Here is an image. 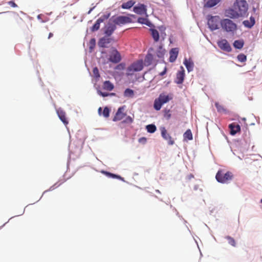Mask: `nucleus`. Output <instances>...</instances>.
<instances>
[{
	"mask_svg": "<svg viewBox=\"0 0 262 262\" xmlns=\"http://www.w3.org/2000/svg\"><path fill=\"white\" fill-rule=\"evenodd\" d=\"M220 25L222 29L227 33L233 34L237 30V25L232 20L228 18H224L221 20Z\"/></svg>",
	"mask_w": 262,
	"mask_h": 262,
	"instance_id": "1",
	"label": "nucleus"
},
{
	"mask_svg": "<svg viewBox=\"0 0 262 262\" xmlns=\"http://www.w3.org/2000/svg\"><path fill=\"white\" fill-rule=\"evenodd\" d=\"M233 177V173L230 171L224 172L223 170H220L217 171L215 178L216 180L221 183H228L232 180Z\"/></svg>",
	"mask_w": 262,
	"mask_h": 262,
	"instance_id": "2",
	"label": "nucleus"
},
{
	"mask_svg": "<svg viewBox=\"0 0 262 262\" xmlns=\"http://www.w3.org/2000/svg\"><path fill=\"white\" fill-rule=\"evenodd\" d=\"M234 7L241 17H243L246 15L248 5L245 0H236L234 4Z\"/></svg>",
	"mask_w": 262,
	"mask_h": 262,
	"instance_id": "3",
	"label": "nucleus"
},
{
	"mask_svg": "<svg viewBox=\"0 0 262 262\" xmlns=\"http://www.w3.org/2000/svg\"><path fill=\"white\" fill-rule=\"evenodd\" d=\"M172 99V97L164 93L160 94L158 98L154 101V107L156 111H159L162 105Z\"/></svg>",
	"mask_w": 262,
	"mask_h": 262,
	"instance_id": "4",
	"label": "nucleus"
},
{
	"mask_svg": "<svg viewBox=\"0 0 262 262\" xmlns=\"http://www.w3.org/2000/svg\"><path fill=\"white\" fill-rule=\"evenodd\" d=\"M115 25L122 26L126 24L131 23L132 19L126 16H119L117 17L113 16L110 19Z\"/></svg>",
	"mask_w": 262,
	"mask_h": 262,
	"instance_id": "5",
	"label": "nucleus"
},
{
	"mask_svg": "<svg viewBox=\"0 0 262 262\" xmlns=\"http://www.w3.org/2000/svg\"><path fill=\"white\" fill-rule=\"evenodd\" d=\"M143 62L142 60H138L132 63L127 68V75H132L134 72L141 71L143 68Z\"/></svg>",
	"mask_w": 262,
	"mask_h": 262,
	"instance_id": "6",
	"label": "nucleus"
},
{
	"mask_svg": "<svg viewBox=\"0 0 262 262\" xmlns=\"http://www.w3.org/2000/svg\"><path fill=\"white\" fill-rule=\"evenodd\" d=\"M220 18L219 16H211L208 20V25L211 30L219 29V25L220 24Z\"/></svg>",
	"mask_w": 262,
	"mask_h": 262,
	"instance_id": "7",
	"label": "nucleus"
},
{
	"mask_svg": "<svg viewBox=\"0 0 262 262\" xmlns=\"http://www.w3.org/2000/svg\"><path fill=\"white\" fill-rule=\"evenodd\" d=\"M109 60L113 63H117L119 62L121 60V56L120 53L114 48H113Z\"/></svg>",
	"mask_w": 262,
	"mask_h": 262,
	"instance_id": "8",
	"label": "nucleus"
},
{
	"mask_svg": "<svg viewBox=\"0 0 262 262\" xmlns=\"http://www.w3.org/2000/svg\"><path fill=\"white\" fill-rule=\"evenodd\" d=\"M217 43L219 47L224 51L230 52L232 50L230 44L225 39H222L221 40L218 41Z\"/></svg>",
	"mask_w": 262,
	"mask_h": 262,
	"instance_id": "9",
	"label": "nucleus"
},
{
	"mask_svg": "<svg viewBox=\"0 0 262 262\" xmlns=\"http://www.w3.org/2000/svg\"><path fill=\"white\" fill-rule=\"evenodd\" d=\"M162 138L167 141L169 145H173L174 143L171 136L167 133L165 127H161L160 128Z\"/></svg>",
	"mask_w": 262,
	"mask_h": 262,
	"instance_id": "10",
	"label": "nucleus"
},
{
	"mask_svg": "<svg viewBox=\"0 0 262 262\" xmlns=\"http://www.w3.org/2000/svg\"><path fill=\"white\" fill-rule=\"evenodd\" d=\"M113 40V38L105 35L99 39L98 41V45L100 47L106 48L107 47V45L110 43Z\"/></svg>",
	"mask_w": 262,
	"mask_h": 262,
	"instance_id": "11",
	"label": "nucleus"
},
{
	"mask_svg": "<svg viewBox=\"0 0 262 262\" xmlns=\"http://www.w3.org/2000/svg\"><path fill=\"white\" fill-rule=\"evenodd\" d=\"M226 16L231 18H237L241 17L237 11L233 7V9H229L225 12Z\"/></svg>",
	"mask_w": 262,
	"mask_h": 262,
	"instance_id": "12",
	"label": "nucleus"
},
{
	"mask_svg": "<svg viewBox=\"0 0 262 262\" xmlns=\"http://www.w3.org/2000/svg\"><path fill=\"white\" fill-rule=\"evenodd\" d=\"M124 106L120 107L118 108L117 113H116L115 116H114L113 119L114 121L121 120L125 116L126 114L124 113Z\"/></svg>",
	"mask_w": 262,
	"mask_h": 262,
	"instance_id": "13",
	"label": "nucleus"
},
{
	"mask_svg": "<svg viewBox=\"0 0 262 262\" xmlns=\"http://www.w3.org/2000/svg\"><path fill=\"white\" fill-rule=\"evenodd\" d=\"M146 6L144 4H138L137 6L134 7V11L138 14H146Z\"/></svg>",
	"mask_w": 262,
	"mask_h": 262,
	"instance_id": "14",
	"label": "nucleus"
},
{
	"mask_svg": "<svg viewBox=\"0 0 262 262\" xmlns=\"http://www.w3.org/2000/svg\"><path fill=\"white\" fill-rule=\"evenodd\" d=\"M116 29V26L114 24L109 22L107 26L105 28L104 34L107 36H110L113 33L114 31Z\"/></svg>",
	"mask_w": 262,
	"mask_h": 262,
	"instance_id": "15",
	"label": "nucleus"
},
{
	"mask_svg": "<svg viewBox=\"0 0 262 262\" xmlns=\"http://www.w3.org/2000/svg\"><path fill=\"white\" fill-rule=\"evenodd\" d=\"M229 128L230 129V134L232 135H234L241 130L240 126L235 123H232L229 125Z\"/></svg>",
	"mask_w": 262,
	"mask_h": 262,
	"instance_id": "16",
	"label": "nucleus"
},
{
	"mask_svg": "<svg viewBox=\"0 0 262 262\" xmlns=\"http://www.w3.org/2000/svg\"><path fill=\"white\" fill-rule=\"evenodd\" d=\"M57 113L60 120L63 123V124L67 125L68 124V121L66 118V114L65 112L61 109L57 110Z\"/></svg>",
	"mask_w": 262,
	"mask_h": 262,
	"instance_id": "17",
	"label": "nucleus"
},
{
	"mask_svg": "<svg viewBox=\"0 0 262 262\" xmlns=\"http://www.w3.org/2000/svg\"><path fill=\"white\" fill-rule=\"evenodd\" d=\"M178 53H179V51H178V48H172L170 50V51L169 52V54H170L169 61L170 62H173L176 60V59L178 57Z\"/></svg>",
	"mask_w": 262,
	"mask_h": 262,
	"instance_id": "18",
	"label": "nucleus"
},
{
	"mask_svg": "<svg viewBox=\"0 0 262 262\" xmlns=\"http://www.w3.org/2000/svg\"><path fill=\"white\" fill-rule=\"evenodd\" d=\"M185 73L184 70L183 69L182 71H179L177 74L176 79V82L177 84H182L184 79Z\"/></svg>",
	"mask_w": 262,
	"mask_h": 262,
	"instance_id": "19",
	"label": "nucleus"
},
{
	"mask_svg": "<svg viewBox=\"0 0 262 262\" xmlns=\"http://www.w3.org/2000/svg\"><path fill=\"white\" fill-rule=\"evenodd\" d=\"M184 64L188 72H191L193 69L194 63L191 59L187 60L186 58L184 61Z\"/></svg>",
	"mask_w": 262,
	"mask_h": 262,
	"instance_id": "20",
	"label": "nucleus"
},
{
	"mask_svg": "<svg viewBox=\"0 0 262 262\" xmlns=\"http://www.w3.org/2000/svg\"><path fill=\"white\" fill-rule=\"evenodd\" d=\"M255 19L253 17L251 16L250 18V20H246L243 22V25L245 27H247L248 28H252L255 24Z\"/></svg>",
	"mask_w": 262,
	"mask_h": 262,
	"instance_id": "21",
	"label": "nucleus"
},
{
	"mask_svg": "<svg viewBox=\"0 0 262 262\" xmlns=\"http://www.w3.org/2000/svg\"><path fill=\"white\" fill-rule=\"evenodd\" d=\"M103 88L105 90L111 91L113 90L114 86L110 81H105L103 83Z\"/></svg>",
	"mask_w": 262,
	"mask_h": 262,
	"instance_id": "22",
	"label": "nucleus"
},
{
	"mask_svg": "<svg viewBox=\"0 0 262 262\" xmlns=\"http://www.w3.org/2000/svg\"><path fill=\"white\" fill-rule=\"evenodd\" d=\"M151 36L155 42H158L159 40V33L158 31L154 29H150Z\"/></svg>",
	"mask_w": 262,
	"mask_h": 262,
	"instance_id": "23",
	"label": "nucleus"
},
{
	"mask_svg": "<svg viewBox=\"0 0 262 262\" xmlns=\"http://www.w3.org/2000/svg\"><path fill=\"white\" fill-rule=\"evenodd\" d=\"M244 45V41L243 39L236 40L233 42V46L235 48L241 49Z\"/></svg>",
	"mask_w": 262,
	"mask_h": 262,
	"instance_id": "24",
	"label": "nucleus"
},
{
	"mask_svg": "<svg viewBox=\"0 0 262 262\" xmlns=\"http://www.w3.org/2000/svg\"><path fill=\"white\" fill-rule=\"evenodd\" d=\"M184 140H191L193 138L191 131L190 129H187L183 135Z\"/></svg>",
	"mask_w": 262,
	"mask_h": 262,
	"instance_id": "25",
	"label": "nucleus"
},
{
	"mask_svg": "<svg viewBox=\"0 0 262 262\" xmlns=\"http://www.w3.org/2000/svg\"><path fill=\"white\" fill-rule=\"evenodd\" d=\"M135 2L133 1H129L126 3H124L122 4L121 7L123 9H128L133 6L135 4Z\"/></svg>",
	"mask_w": 262,
	"mask_h": 262,
	"instance_id": "26",
	"label": "nucleus"
},
{
	"mask_svg": "<svg viewBox=\"0 0 262 262\" xmlns=\"http://www.w3.org/2000/svg\"><path fill=\"white\" fill-rule=\"evenodd\" d=\"M215 106L217 109V111L220 113H226L227 111L224 107L220 104L219 102H216L215 103Z\"/></svg>",
	"mask_w": 262,
	"mask_h": 262,
	"instance_id": "27",
	"label": "nucleus"
},
{
	"mask_svg": "<svg viewBox=\"0 0 262 262\" xmlns=\"http://www.w3.org/2000/svg\"><path fill=\"white\" fill-rule=\"evenodd\" d=\"M138 22L139 23L146 25L147 26L150 27L151 25V23L148 20L147 18L144 17H139L138 19Z\"/></svg>",
	"mask_w": 262,
	"mask_h": 262,
	"instance_id": "28",
	"label": "nucleus"
},
{
	"mask_svg": "<svg viewBox=\"0 0 262 262\" xmlns=\"http://www.w3.org/2000/svg\"><path fill=\"white\" fill-rule=\"evenodd\" d=\"M101 23H102L101 19H97L95 24L91 28V30L92 32H95L99 30L100 28V25Z\"/></svg>",
	"mask_w": 262,
	"mask_h": 262,
	"instance_id": "29",
	"label": "nucleus"
},
{
	"mask_svg": "<svg viewBox=\"0 0 262 262\" xmlns=\"http://www.w3.org/2000/svg\"><path fill=\"white\" fill-rule=\"evenodd\" d=\"M102 172L103 173L105 174L106 176L110 177V178H116V179H120V180L123 179V178L121 176H120L119 175H116L114 173H112L107 172V171H102Z\"/></svg>",
	"mask_w": 262,
	"mask_h": 262,
	"instance_id": "30",
	"label": "nucleus"
},
{
	"mask_svg": "<svg viewBox=\"0 0 262 262\" xmlns=\"http://www.w3.org/2000/svg\"><path fill=\"white\" fill-rule=\"evenodd\" d=\"M153 60V56L151 54H148L145 58V62L147 64V66H149L152 64Z\"/></svg>",
	"mask_w": 262,
	"mask_h": 262,
	"instance_id": "31",
	"label": "nucleus"
},
{
	"mask_svg": "<svg viewBox=\"0 0 262 262\" xmlns=\"http://www.w3.org/2000/svg\"><path fill=\"white\" fill-rule=\"evenodd\" d=\"M134 91L130 89H126L124 92V96L125 97H133L134 96Z\"/></svg>",
	"mask_w": 262,
	"mask_h": 262,
	"instance_id": "32",
	"label": "nucleus"
},
{
	"mask_svg": "<svg viewBox=\"0 0 262 262\" xmlns=\"http://www.w3.org/2000/svg\"><path fill=\"white\" fill-rule=\"evenodd\" d=\"M146 128L148 133H154L156 130L157 127L154 124H149L146 126Z\"/></svg>",
	"mask_w": 262,
	"mask_h": 262,
	"instance_id": "33",
	"label": "nucleus"
},
{
	"mask_svg": "<svg viewBox=\"0 0 262 262\" xmlns=\"http://www.w3.org/2000/svg\"><path fill=\"white\" fill-rule=\"evenodd\" d=\"M220 0H208L207 2V5L209 7H212L219 3Z\"/></svg>",
	"mask_w": 262,
	"mask_h": 262,
	"instance_id": "34",
	"label": "nucleus"
},
{
	"mask_svg": "<svg viewBox=\"0 0 262 262\" xmlns=\"http://www.w3.org/2000/svg\"><path fill=\"white\" fill-rule=\"evenodd\" d=\"M237 58L238 60L241 62H244L246 61L247 60L246 56L243 53H241V54H239V55H238Z\"/></svg>",
	"mask_w": 262,
	"mask_h": 262,
	"instance_id": "35",
	"label": "nucleus"
},
{
	"mask_svg": "<svg viewBox=\"0 0 262 262\" xmlns=\"http://www.w3.org/2000/svg\"><path fill=\"white\" fill-rule=\"evenodd\" d=\"M226 238L228 240V243L229 244H230L231 245H232L233 247H235L236 246L235 241L233 237H232L230 236H227L226 237Z\"/></svg>",
	"mask_w": 262,
	"mask_h": 262,
	"instance_id": "36",
	"label": "nucleus"
},
{
	"mask_svg": "<svg viewBox=\"0 0 262 262\" xmlns=\"http://www.w3.org/2000/svg\"><path fill=\"white\" fill-rule=\"evenodd\" d=\"M110 110L107 106L105 107L102 112V115L105 118H108L110 116Z\"/></svg>",
	"mask_w": 262,
	"mask_h": 262,
	"instance_id": "37",
	"label": "nucleus"
},
{
	"mask_svg": "<svg viewBox=\"0 0 262 262\" xmlns=\"http://www.w3.org/2000/svg\"><path fill=\"white\" fill-rule=\"evenodd\" d=\"M171 115L169 110H165L164 112V117L167 120H169L171 118Z\"/></svg>",
	"mask_w": 262,
	"mask_h": 262,
	"instance_id": "38",
	"label": "nucleus"
},
{
	"mask_svg": "<svg viewBox=\"0 0 262 262\" xmlns=\"http://www.w3.org/2000/svg\"><path fill=\"white\" fill-rule=\"evenodd\" d=\"M98 94L103 97L115 95V93L110 94L108 93L102 92L101 91H98Z\"/></svg>",
	"mask_w": 262,
	"mask_h": 262,
	"instance_id": "39",
	"label": "nucleus"
},
{
	"mask_svg": "<svg viewBox=\"0 0 262 262\" xmlns=\"http://www.w3.org/2000/svg\"><path fill=\"white\" fill-rule=\"evenodd\" d=\"M110 15H111L110 13H108L107 14L102 15L98 19H101L102 23H103L105 20L107 19L110 17Z\"/></svg>",
	"mask_w": 262,
	"mask_h": 262,
	"instance_id": "40",
	"label": "nucleus"
},
{
	"mask_svg": "<svg viewBox=\"0 0 262 262\" xmlns=\"http://www.w3.org/2000/svg\"><path fill=\"white\" fill-rule=\"evenodd\" d=\"M89 44H90V49L91 50L93 49L94 48L95 44H96L95 39L91 38L90 40Z\"/></svg>",
	"mask_w": 262,
	"mask_h": 262,
	"instance_id": "41",
	"label": "nucleus"
},
{
	"mask_svg": "<svg viewBox=\"0 0 262 262\" xmlns=\"http://www.w3.org/2000/svg\"><path fill=\"white\" fill-rule=\"evenodd\" d=\"M93 73L95 77L99 78L100 77V75L99 73V70L97 67H95L93 69Z\"/></svg>",
	"mask_w": 262,
	"mask_h": 262,
	"instance_id": "42",
	"label": "nucleus"
},
{
	"mask_svg": "<svg viewBox=\"0 0 262 262\" xmlns=\"http://www.w3.org/2000/svg\"><path fill=\"white\" fill-rule=\"evenodd\" d=\"M133 122V119L130 116H127L125 120H124V122L127 123H131Z\"/></svg>",
	"mask_w": 262,
	"mask_h": 262,
	"instance_id": "43",
	"label": "nucleus"
},
{
	"mask_svg": "<svg viewBox=\"0 0 262 262\" xmlns=\"http://www.w3.org/2000/svg\"><path fill=\"white\" fill-rule=\"evenodd\" d=\"M8 4L12 7L15 8L17 7V5L13 1H9L8 2Z\"/></svg>",
	"mask_w": 262,
	"mask_h": 262,
	"instance_id": "44",
	"label": "nucleus"
},
{
	"mask_svg": "<svg viewBox=\"0 0 262 262\" xmlns=\"http://www.w3.org/2000/svg\"><path fill=\"white\" fill-rule=\"evenodd\" d=\"M157 55L159 58H162L164 56V53L162 51H158L157 53Z\"/></svg>",
	"mask_w": 262,
	"mask_h": 262,
	"instance_id": "45",
	"label": "nucleus"
},
{
	"mask_svg": "<svg viewBox=\"0 0 262 262\" xmlns=\"http://www.w3.org/2000/svg\"><path fill=\"white\" fill-rule=\"evenodd\" d=\"M166 72H167V68H166V67H165V68H164V69L163 71H162V72H161V73L159 74V75H160V76H163V75H164V74H166Z\"/></svg>",
	"mask_w": 262,
	"mask_h": 262,
	"instance_id": "46",
	"label": "nucleus"
},
{
	"mask_svg": "<svg viewBox=\"0 0 262 262\" xmlns=\"http://www.w3.org/2000/svg\"><path fill=\"white\" fill-rule=\"evenodd\" d=\"M143 141L144 143H145L146 141V139L145 138H142L139 139V142Z\"/></svg>",
	"mask_w": 262,
	"mask_h": 262,
	"instance_id": "47",
	"label": "nucleus"
},
{
	"mask_svg": "<svg viewBox=\"0 0 262 262\" xmlns=\"http://www.w3.org/2000/svg\"><path fill=\"white\" fill-rule=\"evenodd\" d=\"M101 111H102V108L101 107H100L99 108H98V113L100 115H101Z\"/></svg>",
	"mask_w": 262,
	"mask_h": 262,
	"instance_id": "48",
	"label": "nucleus"
},
{
	"mask_svg": "<svg viewBox=\"0 0 262 262\" xmlns=\"http://www.w3.org/2000/svg\"><path fill=\"white\" fill-rule=\"evenodd\" d=\"M53 36V34L52 33H50L49 34L48 38L50 39Z\"/></svg>",
	"mask_w": 262,
	"mask_h": 262,
	"instance_id": "49",
	"label": "nucleus"
},
{
	"mask_svg": "<svg viewBox=\"0 0 262 262\" xmlns=\"http://www.w3.org/2000/svg\"><path fill=\"white\" fill-rule=\"evenodd\" d=\"M156 192L158 193H161L160 191L159 190H156Z\"/></svg>",
	"mask_w": 262,
	"mask_h": 262,
	"instance_id": "50",
	"label": "nucleus"
},
{
	"mask_svg": "<svg viewBox=\"0 0 262 262\" xmlns=\"http://www.w3.org/2000/svg\"><path fill=\"white\" fill-rule=\"evenodd\" d=\"M64 182V181H63L62 182H61L58 185V186H59L60 185H61L62 183H63V182Z\"/></svg>",
	"mask_w": 262,
	"mask_h": 262,
	"instance_id": "51",
	"label": "nucleus"
},
{
	"mask_svg": "<svg viewBox=\"0 0 262 262\" xmlns=\"http://www.w3.org/2000/svg\"><path fill=\"white\" fill-rule=\"evenodd\" d=\"M243 121H246V118H243L242 119Z\"/></svg>",
	"mask_w": 262,
	"mask_h": 262,
	"instance_id": "52",
	"label": "nucleus"
},
{
	"mask_svg": "<svg viewBox=\"0 0 262 262\" xmlns=\"http://www.w3.org/2000/svg\"><path fill=\"white\" fill-rule=\"evenodd\" d=\"M53 186L51 187V188H50V190H52V189H53L54 188H53Z\"/></svg>",
	"mask_w": 262,
	"mask_h": 262,
	"instance_id": "53",
	"label": "nucleus"
},
{
	"mask_svg": "<svg viewBox=\"0 0 262 262\" xmlns=\"http://www.w3.org/2000/svg\"><path fill=\"white\" fill-rule=\"evenodd\" d=\"M260 202L262 203V199L260 200Z\"/></svg>",
	"mask_w": 262,
	"mask_h": 262,
	"instance_id": "54",
	"label": "nucleus"
}]
</instances>
